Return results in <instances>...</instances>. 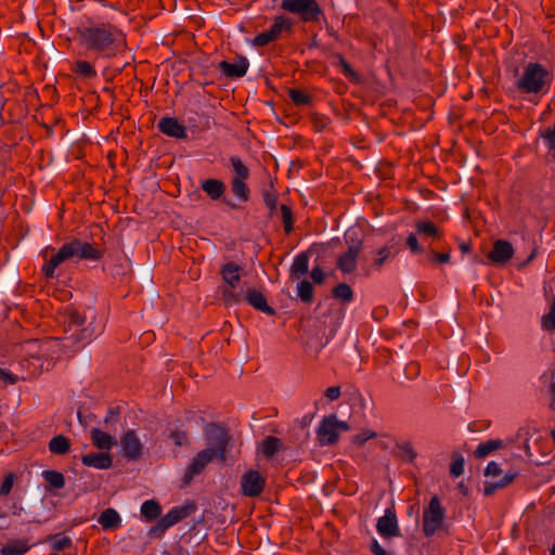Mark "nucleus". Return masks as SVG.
Wrapping results in <instances>:
<instances>
[{"mask_svg": "<svg viewBox=\"0 0 555 555\" xmlns=\"http://www.w3.org/2000/svg\"><path fill=\"white\" fill-rule=\"evenodd\" d=\"M230 164L232 166L233 176L231 180H244L247 181L250 176L249 168L243 163L238 156H231Z\"/></svg>", "mask_w": 555, "mask_h": 555, "instance_id": "nucleus-28", "label": "nucleus"}, {"mask_svg": "<svg viewBox=\"0 0 555 555\" xmlns=\"http://www.w3.org/2000/svg\"><path fill=\"white\" fill-rule=\"evenodd\" d=\"M357 230L349 229L345 238L347 242L351 241V244L348 246V249L338 256L336 261V267L344 274H351L357 270L358 267V258L362 250V240L357 238Z\"/></svg>", "mask_w": 555, "mask_h": 555, "instance_id": "nucleus-7", "label": "nucleus"}, {"mask_svg": "<svg viewBox=\"0 0 555 555\" xmlns=\"http://www.w3.org/2000/svg\"><path fill=\"white\" fill-rule=\"evenodd\" d=\"M245 300L253 308L268 315H273L275 313L274 309L268 305L264 295L259 291L247 289L245 294Z\"/></svg>", "mask_w": 555, "mask_h": 555, "instance_id": "nucleus-21", "label": "nucleus"}, {"mask_svg": "<svg viewBox=\"0 0 555 555\" xmlns=\"http://www.w3.org/2000/svg\"><path fill=\"white\" fill-rule=\"evenodd\" d=\"M396 255L397 251L395 250L393 246L385 245L375 253L373 258V266L376 269H380L387 260L395 258Z\"/></svg>", "mask_w": 555, "mask_h": 555, "instance_id": "nucleus-34", "label": "nucleus"}, {"mask_svg": "<svg viewBox=\"0 0 555 555\" xmlns=\"http://www.w3.org/2000/svg\"><path fill=\"white\" fill-rule=\"evenodd\" d=\"M169 438L173 441L176 447H185L190 443L189 434L185 429H170Z\"/></svg>", "mask_w": 555, "mask_h": 555, "instance_id": "nucleus-40", "label": "nucleus"}, {"mask_svg": "<svg viewBox=\"0 0 555 555\" xmlns=\"http://www.w3.org/2000/svg\"><path fill=\"white\" fill-rule=\"evenodd\" d=\"M293 23L289 18L284 15H276L273 18V23L268 29L275 41H278L283 31H292Z\"/></svg>", "mask_w": 555, "mask_h": 555, "instance_id": "nucleus-26", "label": "nucleus"}, {"mask_svg": "<svg viewBox=\"0 0 555 555\" xmlns=\"http://www.w3.org/2000/svg\"><path fill=\"white\" fill-rule=\"evenodd\" d=\"M91 439L93 444L100 450H111L115 444L114 438L99 428L91 430Z\"/></svg>", "mask_w": 555, "mask_h": 555, "instance_id": "nucleus-27", "label": "nucleus"}, {"mask_svg": "<svg viewBox=\"0 0 555 555\" xmlns=\"http://www.w3.org/2000/svg\"><path fill=\"white\" fill-rule=\"evenodd\" d=\"M15 476L13 474H9L4 477L0 486V495H8L14 485Z\"/></svg>", "mask_w": 555, "mask_h": 555, "instance_id": "nucleus-52", "label": "nucleus"}, {"mask_svg": "<svg viewBox=\"0 0 555 555\" xmlns=\"http://www.w3.org/2000/svg\"><path fill=\"white\" fill-rule=\"evenodd\" d=\"M81 462L85 466L98 469H107L112 466V457L106 453H89L82 456Z\"/></svg>", "mask_w": 555, "mask_h": 555, "instance_id": "nucleus-22", "label": "nucleus"}, {"mask_svg": "<svg viewBox=\"0 0 555 555\" xmlns=\"http://www.w3.org/2000/svg\"><path fill=\"white\" fill-rule=\"evenodd\" d=\"M121 452L128 461H137L141 457L143 443L134 430H127L120 439Z\"/></svg>", "mask_w": 555, "mask_h": 555, "instance_id": "nucleus-14", "label": "nucleus"}, {"mask_svg": "<svg viewBox=\"0 0 555 555\" xmlns=\"http://www.w3.org/2000/svg\"><path fill=\"white\" fill-rule=\"evenodd\" d=\"M416 230L418 234H423L430 237H438L439 230L431 221H420L416 223Z\"/></svg>", "mask_w": 555, "mask_h": 555, "instance_id": "nucleus-42", "label": "nucleus"}, {"mask_svg": "<svg viewBox=\"0 0 555 555\" xmlns=\"http://www.w3.org/2000/svg\"><path fill=\"white\" fill-rule=\"evenodd\" d=\"M249 67V62L245 56H240L235 60V62L231 63L228 61H222L219 63V69L223 75L231 78H240L243 77Z\"/></svg>", "mask_w": 555, "mask_h": 555, "instance_id": "nucleus-17", "label": "nucleus"}, {"mask_svg": "<svg viewBox=\"0 0 555 555\" xmlns=\"http://www.w3.org/2000/svg\"><path fill=\"white\" fill-rule=\"evenodd\" d=\"M63 323L67 334L64 339L69 341L67 346L79 349L89 344L94 337V330L90 325H85L86 319L72 307L65 309Z\"/></svg>", "mask_w": 555, "mask_h": 555, "instance_id": "nucleus-3", "label": "nucleus"}, {"mask_svg": "<svg viewBox=\"0 0 555 555\" xmlns=\"http://www.w3.org/2000/svg\"><path fill=\"white\" fill-rule=\"evenodd\" d=\"M550 393H551L550 409L555 411V379L552 382V384L550 386Z\"/></svg>", "mask_w": 555, "mask_h": 555, "instance_id": "nucleus-62", "label": "nucleus"}, {"mask_svg": "<svg viewBox=\"0 0 555 555\" xmlns=\"http://www.w3.org/2000/svg\"><path fill=\"white\" fill-rule=\"evenodd\" d=\"M281 216H282V222L284 227V231L286 234H289L293 231L294 228V220H293V211L292 209L286 206H281Z\"/></svg>", "mask_w": 555, "mask_h": 555, "instance_id": "nucleus-44", "label": "nucleus"}, {"mask_svg": "<svg viewBox=\"0 0 555 555\" xmlns=\"http://www.w3.org/2000/svg\"><path fill=\"white\" fill-rule=\"evenodd\" d=\"M370 550L374 555H392L391 553L383 548V546L375 539L372 541Z\"/></svg>", "mask_w": 555, "mask_h": 555, "instance_id": "nucleus-59", "label": "nucleus"}, {"mask_svg": "<svg viewBox=\"0 0 555 555\" xmlns=\"http://www.w3.org/2000/svg\"><path fill=\"white\" fill-rule=\"evenodd\" d=\"M544 139L548 149H555V124L552 129H547L544 133Z\"/></svg>", "mask_w": 555, "mask_h": 555, "instance_id": "nucleus-56", "label": "nucleus"}, {"mask_svg": "<svg viewBox=\"0 0 555 555\" xmlns=\"http://www.w3.org/2000/svg\"><path fill=\"white\" fill-rule=\"evenodd\" d=\"M158 129L170 138L186 139L188 137L186 128L175 117H163L158 121Z\"/></svg>", "mask_w": 555, "mask_h": 555, "instance_id": "nucleus-16", "label": "nucleus"}, {"mask_svg": "<svg viewBox=\"0 0 555 555\" xmlns=\"http://www.w3.org/2000/svg\"><path fill=\"white\" fill-rule=\"evenodd\" d=\"M263 202L266 206L269 208L270 212H273L278 206V196L273 189L263 191L262 193Z\"/></svg>", "mask_w": 555, "mask_h": 555, "instance_id": "nucleus-47", "label": "nucleus"}, {"mask_svg": "<svg viewBox=\"0 0 555 555\" xmlns=\"http://www.w3.org/2000/svg\"><path fill=\"white\" fill-rule=\"evenodd\" d=\"M77 35L81 47L103 57L114 56L125 41L124 33L108 22L94 23L89 20L77 28Z\"/></svg>", "mask_w": 555, "mask_h": 555, "instance_id": "nucleus-1", "label": "nucleus"}, {"mask_svg": "<svg viewBox=\"0 0 555 555\" xmlns=\"http://www.w3.org/2000/svg\"><path fill=\"white\" fill-rule=\"evenodd\" d=\"M338 64L341 68V73L344 76H346L348 78L357 77L356 72L352 69L351 65L344 57H339Z\"/></svg>", "mask_w": 555, "mask_h": 555, "instance_id": "nucleus-53", "label": "nucleus"}, {"mask_svg": "<svg viewBox=\"0 0 555 555\" xmlns=\"http://www.w3.org/2000/svg\"><path fill=\"white\" fill-rule=\"evenodd\" d=\"M406 245L409 246L410 250L414 254H420L423 250L418 244L416 235L413 233L409 234L406 238Z\"/></svg>", "mask_w": 555, "mask_h": 555, "instance_id": "nucleus-55", "label": "nucleus"}, {"mask_svg": "<svg viewBox=\"0 0 555 555\" xmlns=\"http://www.w3.org/2000/svg\"><path fill=\"white\" fill-rule=\"evenodd\" d=\"M333 296L344 302H350L353 299V291L348 284L340 283L333 288Z\"/></svg>", "mask_w": 555, "mask_h": 555, "instance_id": "nucleus-38", "label": "nucleus"}, {"mask_svg": "<svg viewBox=\"0 0 555 555\" xmlns=\"http://www.w3.org/2000/svg\"><path fill=\"white\" fill-rule=\"evenodd\" d=\"M502 470L500 468V465L494 462V461H491L488 463L487 467H486V470H485V475L487 477H499L501 475Z\"/></svg>", "mask_w": 555, "mask_h": 555, "instance_id": "nucleus-54", "label": "nucleus"}, {"mask_svg": "<svg viewBox=\"0 0 555 555\" xmlns=\"http://www.w3.org/2000/svg\"><path fill=\"white\" fill-rule=\"evenodd\" d=\"M297 294L301 301L311 302L313 298V286L312 284L304 280L297 285Z\"/></svg>", "mask_w": 555, "mask_h": 555, "instance_id": "nucleus-39", "label": "nucleus"}, {"mask_svg": "<svg viewBox=\"0 0 555 555\" xmlns=\"http://www.w3.org/2000/svg\"><path fill=\"white\" fill-rule=\"evenodd\" d=\"M311 279L317 284H322L324 281V272L320 267H314L310 273Z\"/></svg>", "mask_w": 555, "mask_h": 555, "instance_id": "nucleus-60", "label": "nucleus"}, {"mask_svg": "<svg viewBox=\"0 0 555 555\" xmlns=\"http://www.w3.org/2000/svg\"><path fill=\"white\" fill-rule=\"evenodd\" d=\"M27 377H29V376L27 375V376L20 377L18 375L13 374L9 370L0 367V380H3L8 385H14L20 380V378L26 379Z\"/></svg>", "mask_w": 555, "mask_h": 555, "instance_id": "nucleus-49", "label": "nucleus"}, {"mask_svg": "<svg viewBox=\"0 0 555 555\" xmlns=\"http://www.w3.org/2000/svg\"><path fill=\"white\" fill-rule=\"evenodd\" d=\"M376 437H377V434L374 430L364 429V430H361L359 434H357L353 437V443H356L358 446H362L370 439H374Z\"/></svg>", "mask_w": 555, "mask_h": 555, "instance_id": "nucleus-48", "label": "nucleus"}, {"mask_svg": "<svg viewBox=\"0 0 555 555\" xmlns=\"http://www.w3.org/2000/svg\"><path fill=\"white\" fill-rule=\"evenodd\" d=\"M341 395V391H340V387L339 386H332V387H328L326 390H325V397L330 400V401H335L337 400Z\"/></svg>", "mask_w": 555, "mask_h": 555, "instance_id": "nucleus-57", "label": "nucleus"}, {"mask_svg": "<svg viewBox=\"0 0 555 555\" xmlns=\"http://www.w3.org/2000/svg\"><path fill=\"white\" fill-rule=\"evenodd\" d=\"M288 96L296 105H307L311 103V95L299 89H289Z\"/></svg>", "mask_w": 555, "mask_h": 555, "instance_id": "nucleus-41", "label": "nucleus"}, {"mask_svg": "<svg viewBox=\"0 0 555 555\" xmlns=\"http://www.w3.org/2000/svg\"><path fill=\"white\" fill-rule=\"evenodd\" d=\"M42 477L49 483V487L52 490H59L64 488L65 486V477L62 473L57 470H43Z\"/></svg>", "mask_w": 555, "mask_h": 555, "instance_id": "nucleus-36", "label": "nucleus"}, {"mask_svg": "<svg viewBox=\"0 0 555 555\" xmlns=\"http://www.w3.org/2000/svg\"><path fill=\"white\" fill-rule=\"evenodd\" d=\"M49 345L50 341L42 343L39 339H30L23 345L24 359L21 365H27L28 376L39 375L43 371L42 358L47 356Z\"/></svg>", "mask_w": 555, "mask_h": 555, "instance_id": "nucleus-5", "label": "nucleus"}, {"mask_svg": "<svg viewBox=\"0 0 555 555\" xmlns=\"http://www.w3.org/2000/svg\"><path fill=\"white\" fill-rule=\"evenodd\" d=\"M266 479L257 470L250 469L241 477V492L245 496H258L264 489Z\"/></svg>", "mask_w": 555, "mask_h": 555, "instance_id": "nucleus-13", "label": "nucleus"}, {"mask_svg": "<svg viewBox=\"0 0 555 555\" xmlns=\"http://www.w3.org/2000/svg\"><path fill=\"white\" fill-rule=\"evenodd\" d=\"M104 530H114L120 527L121 518L116 509L106 508L98 519Z\"/></svg>", "mask_w": 555, "mask_h": 555, "instance_id": "nucleus-24", "label": "nucleus"}, {"mask_svg": "<svg viewBox=\"0 0 555 555\" xmlns=\"http://www.w3.org/2000/svg\"><path fill=\"white\" fill-rule=\"evenodd\" d=\"M376 530L384 539L399 537L401 534L397 515L393 509L387 508L384 516L377 519Z\"/></svg>", "mask_w": 555, "mask_h": 555, "instance_id": "nucleus-15", "label": "nucleus"}, {"mask_svg": "<svg viewBox=\"0 0 555 555\" xmlns=\"http://www.w3.org/2000/svg\"><path fill=\"white\" fill-rule=\"evenodd\" d=\"M73 72L82 78H94L96 76V70L88 61H76Z\"/></svg>", "mask_w": 555, "mask_h": 555, "instance_id": "nucleus-37", "label": "nucleus"}, {"mask_svg": "<svg viewBox=\"0 0 555 555\" xmlns=\"http://www.w3.org/2000/svg\"><path fill=\"white\" fill-rule=\"evenodd\" d=\"M514 255L513 245L505 240H498L493 244L492 250L489 253V259L494 263H505Z\"/></svg>", "mask_w": 555, "mask_h": 555, "instance_id": "nucleus-18", "label": "nucleus"}, {"mask_svg": "<svg viewBox=\"0 0 555 555\" xmlns=\"http://www.w3.org/2000/svg\"><path fill=\"white\" fill-rule=\"evenodd\" d=\"M70 441L63 435L53 437L49 442V451L53 454L63 455L69 451Z\"/></svg>", "mask_w": 555, "mask_h": 555, "instance_id": "nucleus-31", "label": "nucleus"}, {"mask_svg": "<svg viewBox=\"0 0 555 555\" xmlns=\"http://www.w3.org/2000/svg\"><path fill=\"white\" fill-rule=\"evenodd\" d=\"M504 446L501 439H490L478 444L474 452L477 459H483L495 450L501 449Z\"/></svg>", "mask_w": 555, "mask_h": 555, "instance_id": "nucleus-29", "label": "nucleus"}, {"mask_svg": "<svg viewBox=\"0 0 555 555\" xmlns=\"http://www.w3.org/2000/svg\"><path fill=\"white\" fill-rule=\"evenodd\" d=\"M271 42H275L269 30H264L257 36L254 37L251 40V44L257 48L266 47Z\"/></svg>", "mask_w": 555, "mask_h": 555, "instance_id": "nucleus-46", "label": "nucleus"}, {"mask_svg": "<svg viewBox=\"0 0 555 555\" xmlns=\"http://www.w3.org/2000/svg\"><path fill=\"white\" fill-rule=\"evenodd\" d=\"M30 550V544L27 540L17 539L9 541L0 548L1 555H24Z\"/></svg>", "mask_w": 555, "mask_h": 555, "instance_id": "nucleus-25", "label": "nucleus"}, {"mask_svg": "<svg viewBox=\"0 0 555 555\" xmlns=\"http://www.w3.org/2000/svg\"><path fill=\"white\" fill-rule=\"evenodd\" d=\"M433 259L435 261L447 263L450 260V254L449 253H435Z\"/></svg>", "mask_w": 555, "mask_h": 555, "instance_id": "nucleus-61", "label": "nucleus"}, {"mask_svg": "<svg viewBox=\"0 0 555 555\" xmlns=\"http://www.w3.org/2000/svg\"><path fill=\"white\" fill-rule=\"evenodd\" d=\"M309 270V258L306 253L297 255L291 267V275L294 278H300L306 274Z\"/></svg>", "mask_w": 555, "mask_h": 555, "instance_id": "nucleus-30", "label": "nucleus"}, {"mask_svg": "<svg viewBox=\"0 0 555 555\" xmlns=\"http://www.w3.org/2000/svg\"><path fill=\"white\" fill-rule=\"evenodd\" d=\"M191 512V506H176L159 519L158 527H160L163 530H167L168 528L189 517Z\"/></svg>", "mask_w": 555, "mask_h": 555, "instance_id": "nucleus-19", "label": "nucleus"}, {"mask_svg": "<svg viewBox=\"0 0 555 555\" xmlns=\"http://www.w3.org/2000/svg\"><path fill=\"white\" fill-rule=\"evenodd\" d=\"M464 473V459L463 456H459L453 460L450 466V474L457 478Z\"/></svg>", "mask_w": 555, "mask_h": 555, "instance_id": "nucleus-50", "label": "nucleus"}, {"mask_svg": "<svg viewBox=\"0 0 555 555\" xmlns=\"http://www.w3.org/2000/svg\"><path fill=\"white\" fill-rule=\"evenodd\" d=\"M349 430V425L346 422L337 420L335 414L324 417L318 429V441L321 446H330L337 442L340 431Z\"/></svg>", "mask_w": 555, "mask_h": 555, "instance_id": "nucleus-9", "label": "nucleus"}, {"mask_svg": "<svg viewBox=\"0 0 555 555\" xmlns=\"http://www.w3.org/2000/svg\"><path fill=\"white\" fill-rule=\"evenodd\" d=\"M201 188L212 201L220 199L225 190L224 183L218 179H206Z\"/></svg>", "mask_w": 555, "mask_h": 555, "instance_id": "nucleus-23", "label": "nucleus"}, {"mask_svg": "<svg viewBox=\"0 0 555 555\" xmlns=\"http://www.w3.org/2000/svg\"><path fill=\"white\" fill-rule=\"evenodd\" d=\"M516 475H517L516 473H512V472L504 474V476L501 480L494 482V487L503 488V487L509 485L514 480Z\"/></svg>", "mask_w": 555, "mask_h": 555, "instance_id": "nucleus-58", "label": "nucleus"}, {"mask_svg": "<svg viewBox=\"0 0 555 555\" xmlns=\"http://www.w3.org/2000/svg\"><path fill=\"white\" fill-rule=\"evenodd\" d=\"M281 440L274 436L266 437L259 447L260 452L266 459H271L279 450Z\"/></svg>", "mask_w": 555, "mask_h": 555, "instance_id": "nucleus-33", "label": "nucleus"}, {"mask_svg": "<svg viewBox=\"0 0 555 555\" xmlns=\"http://www.w3.org/2000/svg\"><path fill=\"white\" fill-rule=\"evenodd\" d=\"M160 513V505L155 500H147L141 505V514L147 521L158 518Z\"/></svg>", "mask_w": 555, "mask_h": 555, "instance_id": "nucleus-35", "label": "nucleus"}, {"mask_svg": "<svg viewBox=\"0 0 555 555\" xmlns=\"http://www.w3.org/2000/svg\"><path fill=\"white\" fill-rule=\"evenodd\" d=\"M231 192L242 203H245L250 197V190L247 185V181L244 180H231Z\"/></svg>", "mask_w": 555, "mask_h": 555, "instance_id": "nucleus-32", "label": "nucleus"}, {"mask_svg": "<svg viewBox=\"0 0 555 555\" xmlns=\"http://www.w3.org/2000/svg\"><path fill=\"white\" fill-rule=\"evenodd\" d=\"M541 326L545 331L555 330V299L551 305L548 313L542 317Z\"/></svg>", "mask_w": 555, "mask_h": 555, "instance_id": "nucleus-45", "label": "nucleus"}, {"mask_svg": "<svg viewBox=\"0 0 555 555\" xmlns=\"http://www.w3.org/2000/svg\"><path fill=\"white\" fill-rule=\"evenodd\" d=\"M446 511L437 495L433 496L423 512V533L433 537L444 527Z\"/></svg>", "mask_w": 555, "mask_h": 555, "instance_id": "nucleus-8", "label": "nucleus"}, {"mask_svg": "<svg viewBox=\"0 0 555 555\" xmlns=\"http://www.w3.org/2000/svg\"><path fill=\"white\" fill-rule=\"evenodd\" d=\"M216 457L212 455L210 450H201L195 454L192 462L186 466L184 470V475L182 477V482L184 486L190 485L193 479L201 475L206 466L211 463Z\"/></svg>", "mask_w": 555, "mask_h": 555, "instance_id": "nucleus-12", "label": "nucleus"}, {"mask_svg": "<svg viewBox=\"0 0 555 555\" xmlns=\"http://www.w3.org/2000/svg\"><path fill=\"white\" fill-rule=\"evenodd\" d=\"M166 530H163L160 527H158V522L151 529L150 534H156V533H163Z\"/></svg>", "mask_w": 555, "mask_h": 555, "instance_id": "nucleus-64", "label": "nucleus"}, {"mask_svg": "<svg viewBox=\"0 0 555 555\" xmlns=\"http://www.w3.org/2000/svg\"><path fill=\"white\" fill-rule=\"evenodd\" d=\"M242 270L243 268L235 262H227L221 267L220 274L223 282L228 285L222 294L228 304L237 302L240 300V295L236 294L234 289L240 284Z\"/></svg>", "mask_w": 555, "mask_h": 555, "instance_id": "nucleus-10", "label": "nucleus"}, {"mask_svg": "<svg viewBox=\"0 0 555 555\" xmlns=\"http://www.w3.org/2000/svg\"><path fill=\"white\" fill-rule=\"evenodd\" d=\"M552 82V75L540 63H528L515 81V87L522 94L546 93Z\"/></svg>", "mask_w": 555, "mask_h": 555, "instance_id": "nucleus-2", "label": "nucleus"}, {"mask_svg": "<svg viewBox=\"0 0 555 555\" xmlns=\"http://www.w3.org/2000/svg\"><path fill=\"white\" fill-rule=\"evenodd\" d=\"M280 9L297 16L305 24L320 23L325 17L318 0H281Z\"/></svg>", "mask_w": 555, "mask_h": 555, "instance_id": "nucleus-4", "label": "nucleus"}, {"mask_svg": "<svg viewBox=\"0 0 555 555\" xmlns=\"http://www.w3.org/2000/svg\"><path fill=\"white\" fill-rule=\"evenodd\" d=\"M397 447H398V449L400 451V455L405 461L412 463L416 459L417 453L414 450V448H413L411 442H409V441L400 442V443L397 444Z\"/></svg>", "mask_w": 555, "mask_h": 555, "instance_id": "nucleus-43", "label": "nucleus"}, {"mask_svg": "<svg viewBox=\"0 0 555 555\" xmlns=\"http://www.w3.org/2000/svg\"><path fill=\"white\" fill-rule=\"evenodd\" d=\"M65 247L69 253L70 259L96 261L103 257V253L93 244L76 237L66 242Z\"/></svg>", "mask_w": 555, "mask_h": 555, "instance_id": "nucleus-11", "label": "nucleus"}, {"mask_svg": "<svg viewBox=\"0 0 555 555\" xmlns=\"http://www.w3.org/2000/svg\"><path fill=\"white\" fill-rule=\"evenodd\" d=\"M69 253L67 251L65 244L49 259L42 267V272L47 278H54L56 268L63 262L69 260Z\"/></svg>", "mask_w": 555, "mask_h": 555, "instance_id": "nucleus-20", "label": "nucleus"}, {"mask_svg": "<svg viewBox=\"0 0 555 555\" xmlns=\"http://www.w3.org/2000/svg\"><path fill=\"white\" fill-rule=\"evenodd\" d=\"M70 545L72 540L66 535H57L53 541V548L59 552L67 550Z\"/></svg>", "mask_w": 555, "mask_h": 555, "instance_id": "nucleus-51", "label": "nucleus"}, {"mask_svg": "<svg viewBox=\"0 0 555 555\" xmlns=\"http://www.w3.org/2000/svg\"><path fill=\"white\" fill-rule=\"evenodd\" d=\"M418 365L416 363H410L406 366V372L410 375V377L416 376L418 374Z\"/></svg>", "mask_w": 555, "mask_h": 555, "instance_id": "nucleus-63", "label": "nucleus"}, {"mask_svg": "<svg viewBox=\"0 0 555 555\" xmlns=\"http://www.w3.org/2000/svg\"><path fill=\"white\" fill-rule=\"evenodd\" d=\"M204 435L207 440V448L219 462H224L227 451L231 440L229 431L219 424L209 423L204 428Z\"/></svg>", "mask_w": 555, "mask_h": 555, "instance_id": "nucleus-6", "label": "nucleus"}]
</instances>
